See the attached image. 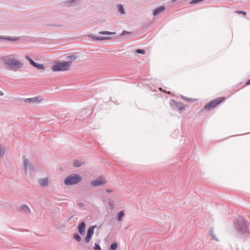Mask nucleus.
I'll return each mask as SVG.
<instances>
[{
	"label": "nucleus",
	"mask_w": 250,
	"mask_h": 250,
	"mask_svg": "<svg viewBox=\"0 0 250 250\" xmlns=\"http://www.w3.org/2000/svg\"><path fill=\"white\" fill-rule=\"evenodd\" d=\"M68 58L71 60V61L58 62L52 66V70L54 72L68 70L72 61L76 59V57L74 56H70Z\"/></svg>",
	"instance_id": "f257e3e1"
},
{
	"label": "nucleus",
	"mask_w": 250,
	"mask_h": 250,
	"mask_svg": "<svg viewBox=\"0 0 250 250\" xmlns=\"http://www.w3.org/2000/svg\"><path fill=\"white\" fill-rule=\"evenodd\" d=\"M82 177L78 174H74L67 176L64 180V183L66 186L77 184L82 180Z\"/></svg>",
	"instance_id": "f03ea898"
},
{
	"label": "nucleus",
	"mask_w": 250,
	"mask_h": 250,
	"mask_svg": "<svg viewBox=\"0 0 250 250\" xmlns=\"http://www.w3.org/2000/svg\"><path fill=\"white\" fill-rule=\"evenodd\" d=\"M225 97H218L214 100H211L204 106V109L207 111H208L211 108L215 107L216 106L223 102L225 100Z\"/></svg>",
	"instance_id": "7ed1b4c3"
},
{
	"label": "nucleus",
	"mask_w": 250,
	"mask_h": 250,
	"mask_svg": "<svg viewBox=\"0 0 250 250\" xmlns=\"http://www.w3.org/2000/svg\"><path fill=\"white\" fill-rule=\"evenodd\" d=\"M8 66L11 69L20 68L22 66V63L15 60H8L6 62Z\"/></svg>",
	"instance_id": "20e7f679"
},
{
	"label": "nucleus",
	"mask_w": 250,
	"mask_h": 250,
	"mask_svg": "<svg viewBox=\"0 0 250 250\" xmlns=\"http://www.w3.org/2000/svg\"><path fill=\"white\" fill-rule=\"evenodd\" d=\"M106 183V180L104 177L100 176L97 179L93 180L91 182V185L92 187H97L104 185Z\"/></svg>",
	"instance_id": "39448f33"
},
{
	"label": "nucleus",
	"mask_w": 250,
	"mask_h": 250,
	"mask_svg": "<svg viewBox=\"0 0 250 250\" xmlns=\"http://www.w3.org/2000/svg\"><path fill=\"white\" fill-rule=\"evenodd\" d=\"M96 226H91L90 228H89L88 230H87V234H86V236L85 238V242L86 243H88L91 240V238L94 234V229H95V228H96Z\"/></svg>",
	"instance_id": "423d86ee"
},
{
	"label": "nucleus",
	"mask_w": 250,
	"mask_h": 250,
	"mask_svg": "<svg viewBox=\"0 0 250 250\" xmlns=\"http://www.w3.org/2000/svg\"><path fill=\"white\" fill-rule=\"evenodd\" d=\"M25 58L26 60L29 61L30 63L35 67L40 70H43L44 69V66L42 64H38L36 63L28 56H25Z\"/></svg>",
	"instance_id": "0eeeda50"
},
{
	"label": "nucleus",
	"mask_w": 250,
	"mask_h": 250,
	"mask_svg": "<svg viewBox=\"0 0 250 250\" xmlns=\"http://www.w3.org/2000/svg\"><path fill=\"white\" fill-rule=\"evenodd\" d=\"M43 99H41L39 97H36L31 98H28L25 99V102L26 103H39L41 102Z\"/></svg>",
	"instance_id": "6e6552de"
},
{
	"label": "nucleus",
	"mask_w": 250,
	"mask_h": 250,
	"mask_svg": "<svg viewBox=\"0 0 250 250\" xmlns=\"http://www.w3.org/2000/svg\"><path fill=\"white\" fill-rule=\"evenodd\" d=\"M78 228V230H79V233L81 235L83 234L85 232V223H84V222H82V223H81L79 225Z\"/></svg>",
	"instance_id": "1a4fd4ad"
},
{
	"label": "nucleus",
	"mask_w": 250,
	"mask_h": 250,
	"mask_svg": "<svg viewBox=\"0 0 250 250\" xmlns=\"http://www.w3.org/2000/svg\"><path fill=\"white\" fill-rule=\"evenodd\" d=\"M165 9V6H160L154 10L153 14L154 16H156L160 13L164 11Z\"/></svg>",
	"instance_id": "9d476101"
},
{
	"label": "nucleus",
	"mask_w": 250,
	"mask_h": 250,
	"mask_svg": "<svg viewBox=\"0 0 250 250\" xmlns=\"http://www.w3.org/2000/svg\"><path fill=\"white\" fill-rule=\"evenodd\" d=\"M209 235L214 240L216 241H219V239L217 236L214 234V230L213 229L211 228L209 231Z\"/></svg>",
	"instance_id": "9b49d317"
},
{
	"label": "nucleus",
	"mask_w": 250,
	"mask_h": 250,
	"mask_svg": "<svg viewBox=\"0 0 250 250\" xmlns=\"http://www.w3.org/2000/svg\"><path fill=\"white\" fill-rule=\"evenodd\" d=\"M5 148L0 144V157H2L4 156L5 153Z\"/></svg>",
	"instance_id": "f8f14e48"
},
{
	"label": "nucleus",
	"mask_w": 250,
	"mask_h": 250,
	"mask_svg": "<svg viewBox=\"0 0 250 250\" xmlns=\"http://www.w3.org/2000/svg\"><path fill=\"white\" fill-rule=\"evenodd\" d=\"M47 178L42 179L39 180L40 184L41 186H46L48 183Z\"/></svg>",
	"instance_id": "ddd939ff"
},
{
	"label": "nucleus",
	"mask_w": 250,
	"mask_h": 250,
	"mask_svg": "<svg viewBox=\"0 0 250 250\" xmlns=\"http://www.w3.org/2000/svg\"><path fill=\"white\" fill-rule=\"evenodd\" d=\"M125 215V212L124 210H122L120 212H119L118 214V220L119 221H121L123 219V217Z\"/></svg>",
	"instance_id": "4468645a"
},
{
	"label": "nucleus",
	"mask_w": 250,
	"mask_h": 250,
	"mask_svg": "<svg viewBox=\"0 0 250 250\" xmlns=\"http://www.w3.org/2000/svg\"><path fill=\"white\" fill-rule=\"evenodd\" d=\"M92 38L94 39V40H101V41H102V40H109V39H110V38H108V37H92Z\"/></svg>",
	"instance_id": "2eb2a0df"
},
{
	"label": "nucleus",
	"mask_w": 250,
	"mask_h": 250,
	"mask_svg": "<svg viewBox=\"0 0 250 250\" xmlns=\"http://www.w3.org/2000/svg\"><path fill=\"white\" fill-rule=\"evenodd\" d=\"M82 164H83V163H82L81 162H80V161H79V160H75L74 161V163H73L74 166L76 167H80Z\"/></svg>",
	"instance_id": "dca6fc26"
},
{
	"label": "nucleus",
	"mask_w": 250,
	"mask_h": 250,
	"mask_svg": "<svg viewBox=\"0 0 250 250\" xmlns=\"http://www.w3.org/2000/svg\"><path fill=\"white\" fill-rule=\"evenodd\" d=\"M99 34H107V35H115L116 33V32H109V31H101L99 32Z\"/></svg>",
	"instance_id": "f3484780"
},
{
	"label": "nucleus",
	"mask_w": 250,
	"mask_h": 250,
	"mask_svg": "<svg viewBox=\"0 0 250 250\" xmlns=\"http://www.w3.org/2000/svg\"><path fill=\"white\" fill-rule=\"evenodd\" d=\"M21 210H24V211H25L26 212H30V209L26 205L22 206L21 207Z\"/></svg>",
	"instance_id": "a211bd4d"
},
{
	"label": "nucleus",
	"mask_w": 250,
	"mask_h": 250,
	"mask_svg": "<svg viewBox=\"0 0 250 250\" xmlns=\"http://www.w3.org/2000/svg\"><path fill=\"white\" fill-rule=\"evenodd\" d=\"M118 10L122 14H124L125 13L124 9L122 5H119L118 6Z\"/></svg>",
	"instance_id": "6ab92c4d"
},
{
	"label": "nucleus",
	"mask_w": 250,
	"mask_h": 250,
	"mask_svg": "<svg viewBox=\"0 0 250 250\" xmlns=\"http://www.w3.org/2000/svg\"><path fill=\"white\" fill-rule=\"evenodd\" d=\"M23 164L24 166L25 170H27V166L29 164V162L27 159H25L23 161Z\"/></svg>",
	"instance_id": "aec40b11"
},
{
	"label": "nucleus",
	"mask_w": 250,
	"mask_h": 250,
	"mask_svg": "<svg viewBox=\"0 0 250 250\" xmlns=\"http://www.w3.org/2000/svg\"><path fill=\"white\" fill-rule=\"evenodd\" d=\"M117 244L116 243H113L110 247V250H115L117 249Z\"/></svg>",
	"instance_id": "412c9836"
},
{
	"label": "nucleus",
	"mask_w": 250,
	"mask_h": 250,
	"mask_svg": "<svg viewBox=\"0 0 250 250\" xmlns=\"http://www.w3.org/2000/svg\"><path fill=\"white\" fill-rule=\"evenodd\" d=\"M74 238L78 242H80L81 240V237L78 234H74Z\"/></svg>",
	"instance_id": "4be33fe9"
},
{
	"label": "nucleus",
	"mask_w": 250,
	"mask_h": 250,
	"mask_svg": "<svg viewBox=\"0 0 250 250\" xmlns=\"http://www.w3.org/2000/svg\"><path fill=\"white\" fill-rule=\"evenodd\" d=\"M94 249L95 250H102L100 246L97 244H95Z\"/></svg>",
	"instance_id": "5701e85b"
},
{
	"label": "nucleus",
	"mask_w": 250,
	"mask_h": 250,
	"mask_svg": "<svg viewBox=\"0 0 250 250\" xmlns=\"http://www.w3.org/2000/svg\"><path fill=\"white\" fill-rule=\"evenodd\" d=\"M136 53H141V54H145V51L144 50L142 49H137L136 51Z\"/></svg>",
	"instance_id": "b1692460"
},
{
	"label": "nucleus",
	"mask_w": 250,
	"mask_h": 250,
	"mask_svg": "<svg viewBox=\"0 0 250 250\" xmlns=\"http://www.w3.org/2000/svg\"><path fill=\"white\" fill-rule=\"evenodd\" d=\"M108 204L111 209H113L114 208V203L113 201H109Z\"/></svg>",
	"instance_id": "393cba45"
},
{
	"label": "nucleus",
	"mask_w": 250,
	"mask_h": 250,
	"mask_svg": "<svg viewBox=\"0 0 250 250\" xmlns=\"http://www.w3.org/2000/svg\"><path fill=\"white\" fill-rule=\"evenodd\" d=\"M0 39H6V40H10V41H16V40H18V38L11 39V38H3V37H0Z\"/></svg>",
	"instance_id": "a878e982"
},
{
	"label": "nucleus",
	"mask_w": 250,
	"mask_h": 250,
	"mask_svg": "<svg viewBox=\"0 0 250 250\" xmlns=\"http://www.w3.org/2000/svg\"><path fill=\"white\" fill-rule=\"evenodd\" d=\"M235 12L238 14H242L244 16H245L246 15V13L244 11H237Z\"/></svg>",
	"instance_id": "bb28decb"
},
{
	"label": "nucleus",
	"mask_w": 250,
	"mask_h": 250,
	"mask_svg": "<svg viewBox=\"0 0 250 250\" xmlns=\"http://www.w3.org/2000/svg\"><path fill=\"white\" fill-rule=\"evenodd\" d=\"M129 32L126 31H123L121 33V36H124L125 34H128Z\"/></svg>",
	"instance_id": "cd10ccee"
},
{
	"label": "nucleus",
	"mask_w": 250,
	"mask_h": 250,
	"mask_svg": "<svg viewBox=\"0 0 250 250\" xmlns=\"http://www.w3.org/2000/svg\"><path fill=\"white\" fill-rule=\"evenodd\" d=\"M187 100L189 102H194L196 101V99H187Z\"/></svg>",
	"instance_id": "c85d7f7f"
},
{
	"label": "nucleus",
	"mask_w": 250,
	"mask_h": 250,
	"mask_svg": "<svg viewBox=\"0 0 250 250\" xmlns=\"http://www.w3.org/2000/svg\"><path fill=\"white\" fill-rule=\"evenodd\" d=\"M246 85L250 84V79L246 83Z\"/></svg>",
	"instance_id": "c756f323"
},
{
	"label": "nucleus",
	"mask_w": 250,
	"mask_h": 250,
	"mask_svg": "<svg viewBox=\"0 0 250 250\" xmlns=\"http://www.w3.org/2000/svg\"><path fill=\"white\" fill-rule=\"evenodd\" d=\"M106 191H107V192H111L112 191H111V190H109V189H107V190H106Z\"/></svg>",
	"instance_id": "7c9ffc66"
},
{
	"label": "nucleus",
	"mask_w": 250,
	"mask_h": 250,
	"mask_svg": "<svg viewBox=\"0 0 250 250\" xmlns=\"http://www.w3.org/2000/svg\"><path fill=\"white\" fill-rule=\"evenodd\" d=\"M3 94V93L0 91V95H2Z\"/></svg>",
	"instance_id": "2f4dec72"
},
{
	"label": "nucleus",
	"mask_w": 250,
	"mask_h": 250,
	"mask_svg": "<svg viewBox=\"0 0 250 250\" xmlns=\"http://www.w3.org/2000/svg\"><path fill=\"white\" fill-rule=\"evenodd\" d=\"M167 93H168V94H170V92H167Z\"/></svg>",
	"instance_id": "473e14b6"
},
{
	"label": "nucleus",
	"mask_w": 250,
	"mask_h": 250,
	"mask_svg": "<svg viewBox=\"0 0 250 250\" xmlns=\"http://www.w3.org/2000/svg\"><path fill=\"white\" fill-rule=\"evenodd\" d=\"M160 90L161 91H162V88H160Z\"/></svg>",
	"instance_id": "72a5a7b5"
},
{
	"label": "nucleus",
	"mask_w": 250,
	"mask_h": 250,
	"mask_svg": "<svg viewBox=\"0 0 250 250\" xmlns=\"http://www.w3.org/2000/svg\"><path fill=\"white\" fill-rule=\"evenodd\" d=\"M180 109H184V108H180Z\"/></svg>",
	"instance_id": "f704fd0d"
}]
</instances>
